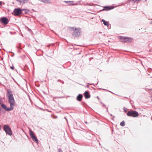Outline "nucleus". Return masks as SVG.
Here are the masks:
<instances>
[{"instance_id":"obj_1","label":"nucleus","mask_w":152,"mask_h":152,"mask_svg":"<svg viewBox=\"0 0 152 152\" xmlns=\"http://www.w3.org/2000/svg\"><path fill=\"white\" fill-rule=\"evenodd\" d=\"M7 96L8 98L9 102L10 104V106L13 108L15 106V100L11 91L9 90H7Z\"/></svg>"},{"instance_id":"obj_2","label":"nucleus","mask_w":152,"mask_h":152,"mask_svg":"<svg viewBox=\"0 0 152 152\" xmlns=\"http://www.w3.org/2000/svg\"><path fill=\"white\" fill-rule=\"evenodd\" d=\"M3 129L7 134L11 136L12 134V132L11 129L7 125H5L3 127Z\"/></svg>"},{"instance_id":"obj_3","label":"nucleus","mask_w":152,"mask_h":152,"mask_svg":"<svg viewBox=\"0 0 152 152\" xmlns=\"http://www.w3.org/2000/svg\"><path fill=\"white\" fill-rule=\"evenodd\" d=\"M121 42H130L133 40L132 38L126 37H119Z\"/></svg>"},{"instance_id":"obj_4","label":"nucleus","mask_w":152,"mask_h":152,"mask_svg":"<svg viewBox=\"0 0 152 152\" xmlns=\"http://www.w3.org/2000/svg\"><path fill=\"white\" fill-rule=\"evenodd\" d=\"M127 115L128 116L133 117H137L139 116L138 113L136 111H129Z\"/></svg>"},{"instance_id":"obj_5","label":"nucleus","mask_w":152,"mask_h":152,"mask_svg":"<svg viewBox=\"0 0 152 152\" xmlns=\"http://www.w3.org/2000/svg\"><path fill=\"white\" fill-rule=\"evenodd\" d=\"M29 133L32 140L35 141L37 143H38V140L37 138L35 136L33 132L31 129H30L29 130Z\"/></svg>"},{"instance_id":"obj_6","label":"nucleus","mask_w":152,"mask_h":152,"mask_svg":"<svg viewBox=\"0 0 152 152\" xmlns=\"http://www.w3.org/2000/svg\"><path fill=\"white\" fill-rule=\"evenodd\" d=\"M80 28H75L74 33L73 34V36L74 37H77L80 35Z\"/></svg>"},{"instance_id":"obj_7","label":"nucleus","mask_w":152,"mask_h":152,"mask_svg":"<svg viewBox=\"0 0 152 152\" xmlns=\"http://www.w3.org/2000/svg\"><path fill=\"white\" fill-rule=\"evenodd\" d=\"M25 9H20V8L15 9L14 11L15 15H18L22 13V11L24 10Z\"/></svg>"},{"instance_id":"obj_8","label":"nucleus","mask_w":152,"mask_h":152,"mask_svg":"<svg viewBox=\"0 0 152 152\" xmlns=\"http://www.w3.org/2000/svg\"><path fill=\"white\" fill-rule=\"evenodd\" d=\"M1 106L3 109L6 111H10L12 110L13 109V107H11V106H10V108H7L6 105L4 104H1Z\"/></svg>"},{"instance_id":"obj_9","label":"nucleus","mask_w":152,"mask_h":152,"mask_svg":"<svg viewBox=\"0 0 152 152\" xmlns=\"http://www.w3.org/2000/svg\"><path fill=\"white\" fill-rule=\"evenodd\" d=\"M1 21L5 24H7L8 22V19L5 17L2 18L1 20Z\"/></svg>"},{"instance_id":"obj_10","label":"nucleus","mask_w":152,"mask_h":152,"mask_svg":"<svg viewBox=\"0 0 152 152\" xmlns=\"http://www.w3.org/2000/svg\"><path fill=\"white\" fill-rule=\"evenodd\" d=\"M83 97V96L82 94H79L77 97V100L78 101H81Z\"/></svg>"},{"instance_id":"obj_11","label":"nucleus","mask_w":152,"mask_h":152,"mask_svg":"<svg viewBox=\"0 0 152 152\" xmlns=\"http://www.w3.org/2000/svg\"><path fill=\"white\" fill-rule=\"evenodd\" d=\"M84 95L86 98L88 99L90 97V96L88 94V91H86L84 93Z\"/></svg>"},{"instance_id":"obj_12","label":"nucleus","mask_w":152,"mask_h":152,"mask_svg":"<svg viewBox=\"0 0 152 152\" xmlns=\"http://www.w3.org/2000/svg\"><path fill=\"white\" fill-rule=\"evenodd\" d=\"M20 3L24 4L26 3L29 0H17Z\"/></svg>"},{"instance_id":"obj_13","label":"nucleus","mask_w":152,"mask_h":152,"mask_svg":"<svg viewBox=\"0 0 152 152\" xmlns=\"http://www.w3.org/2000/svg\"><path fill=\"white\" fill-rule=\"evenodd\" d=\"M66 3H69V5H76L77 4H72V3L73 2V1H66Z\"/></svg>"},{"instance_id":"obj_14","label":"nucleus","mask_w":152,"mask_h":152,"mask_svg":"<svg viewBox=\"0 0 152 152\" xmlns=\"http://www.w3.org/2000/svg\"><path fill=\"white\" fill-rule=\"evenodd\" d=\"M41 1L45 3H50L51 2V0H41Z\"/></svg>"},{"instance_id":"obj_15","label":"nucleus","mask_w":152,"mask_h":152,"mask_svg":"<svg viewBox=\"0 0 152 152\" xmlns=\"http://www.w3.org/2000/svg\"><path fill=\"white\" fill-rule=\"evenodd\" d=\"M102 22H103L104 24L106 26H108L109 24L106 21H105L104 20L102 19Z\"/></svg>"},{"instance_id":"obj_16","label":"nucleus","mask_w":152,"mask_h":152,"mask_svg":"<svg viewBox=\"0 0 152 152\" xmlns=\"http://www.w3.org/2000/svg\"><path fill=\"white\" fill-rule=\"evenodd\" d=\"M113 9V8H110L109 7H105L104 8V9H103V10H110L111 9Z\"/></svg>"},{"instance_id":"obj_17","label":"nucleus","mask_w":152,"mask_h":152,"mask_svg":"<svg viewBox=\"0 0 152 152\" xmlns=\"http://www.w3.org/2000/svg\"><path fill=\"white\" fill-rule=\"evenodd\" d=\"M120 125L121 126H124L125 125V122L124 121H123L121 122L120 123Z\"/></svg>"},{"instance_id":"obj_18","label":"nucleus","mask_w":152,"mask_h":152,"mask_svg":"<svg viewBox=\"0 0 152 152\" xmlns=\"http://www.w3.org/2000/svg\"><path fill=\"white\" fill-rule=\"evenodd\" d=\"M131 0L132 1H133V2H136L137 1H140V0Z\"/></svg>"},{"instance_id":"obj_19","label":"nucleus","mask_w":152,"mask_h":152,"mask_svg":"<svg viewBox=\"0 0 152 152\" xmlns=\"http://www.w3.org/2000/svg\"><path fill=\"white\" fill-rule=\"evenodd\" d=\"M124 110L125 112H126L127 110V109L125 107L124 108Z\"/></svg>"},{"instance_id":"obj_20","label":"nucleus","mask_w":152,"mask_h":152,"mask_svg":"<svg viewBox=\"0 0 152 152\" xmlns=\"http://www.w3.org/2000/svg\"><path fill=\"white\" fill-rule=\"evenodd\" d=\"M10 68L12 69H14V67L13 66H11L10 67Z\"/></svg>"},{"instance_id":"obj_21","label":"nucleus","mask_w":152,"mask_h":152,"mask_svg":"<svg viewBox=\"0 0 152 152\" xmlns=\"http://www.w3.org/2000/svg\"><path fill=\"white\" fill-rule=\"evenodd\" d=\"M71 30H73L74 29V28L73 27L71 28Z\"/></svg>"},{"instance_id":"obj_22","label":"nucleus","mask_w":152,"mask_h":152,"mask_svg":"<svg viewBox=\"0 0 152 152\" xmlns=\"http://www.w3.org/2000/svg\"><path fill=\"white\" fill-rule=\"evenodd\" d=\"M59 152H62V151L60 149H59Z\"/></svg>"},{"instance_id":"obj_23","label":"nucleus","mask_w":152,"mask_h":152,"mask_svg":"<svg viewBox=\"0 0 152 152\" xmlns=\"http://www.w3.org/2000/svg\"><path fill=\"white\" fill-rule=\"evenodd\" d=\"M1 3H2L1 2H0V5H1Z\"/></svg>"}]
</instances>
